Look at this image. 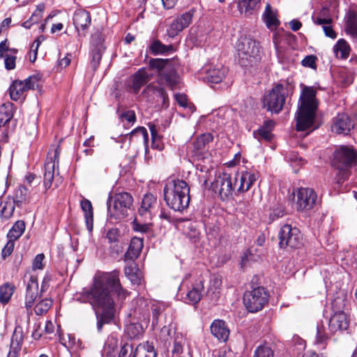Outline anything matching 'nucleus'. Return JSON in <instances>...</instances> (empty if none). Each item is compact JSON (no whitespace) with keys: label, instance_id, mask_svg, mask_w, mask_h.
Returning a JSON list of instances; mask_svg holds the SVG:
<instances>
[{"label":"nucleus","instance_id":"052dcab7","mask_svg":"<svg viewBox=\"0 0 357 357\" xmlns=\"http://www.w3.org/2000/svg\"><path fill=\"white\" fill-rule=\"evenodd\" d=\"M135 350L132 344L125 342L121 345L119 357H132Z\"/></svg>","mask_w":357,"mask_h":357},{"label":"nucleus","instance_id":"e2e57ef3","mask_svg":"<svg viewBox=\"0 0 357 357\" xmlns=\"http://www.w3.org/2000/svg\"><path fill=\"white\" fill-rule=\"evenodd\" d=\"M4 58L5 68L8 70H13L16 66V59L15 55L6 54Z\"/></svg>","mask_w":357,"mask_h":357},{"label":"nucleus","instance_id":"680f3d73","mask_svg":"<svg viewBox=\"0 0 357 357\" xmlns=\"http://www.w3.org/2000/svg\"><path fill=\"white\" fill-rule=\"evenodd\" d=\"M109 243H115L119 241L121 238L120 231L116 228L109 229L106 234Z\"/></svg>","mask_w":357,"mask_h":357},{"label":"nucleus","instance_id":"338daca9","mask_svg":"<svg viewBox=\"0 0 357 357\" xmlns=\"http://www.w3.org/2000/svg\"><path fill=\"white\" fill-rule=\"evenodd\" d=\"M45 259V255L43 253L38 254L33 259L32 263L33 270H42L44 268L43 261Z\"/></svg>","mask_w":357,"mask_h":357},{"label":"nucleus","instance_id":"de8ad7c7","mask_svg":"<svg viewBox=\"0 0 357 357\" xmlns=\"http://www.w3.org/2000/svg\"><path fill=\"white\" fill-rule=\"evenodd\" d=\"M129 137L130 140H132L137 137L142 141L145 145H147L149 141V135L146 129L144 127H138L134 129L126 137Z\"/></svg>","mask_w":357,"mask_h":357},{"label":"nucleus","instance_id":"37998d69","mask_svg":"<svg viewBox=\"0 0 357 357\" xmlns=\"http://www.w3.org/2000/svg\"><path fill=\"white\" fill-rule=\"evenodd\" d=\"M38 296V286L36 283L26 285V291L25 296V307L26 309L32 307Z\"/></svg>","mask_w":357,"mask_h":357},{"label":"nucleus","instance_id":"3c124183","mask_svg":"<svg viewBox=\"0 0 357 357\" xmlns=\"http://www.w3.org/2000/svg\"><path fill=\"white\" fill-rule=\"evenodd\" d=\"M104 41L105 40L101 33H96L93 34L91 36V50L104 52L105 50Z\"/></svg>","mask_w":357,"mask_h":357},{"label":"nucleus","instance_id":"774afa93","mask_svg":"<svg viewBox=\"0 0 357 357\" xmlns=\"http://www.w3.org/2000/svg\"><path fill=\"white\" fill-rule=\"evenodd\" d=\"M22 342V335H18L16 333V331H15L12 335L11 340H10V348L20 351Z\"/></svg>","mask_w":357,"mask_h":357},{"label":"nucleus","instance_id":"72a5a7b5","mask_svg":"<svg viewBox=\"0 0 357 357\" xmlns=\"http://www.w3.org/2000/svg\"><path fill=\"white\" fill-rule=\"evenodd\" d=\"M126 276L133 285H140L142 280V273L139 268L133 264L126 265L124 268Z\"/></svg>","mask_w":357,"mask_h":357},{"label":"nucleus","instance_id":"2eb2a0df","mask_svg":"<svg viewBox=\"0 0 357 357\" xmlns=\"http://www.w3.org/2000/svg\"><path fill=\"white\" fill-rule=\"evenodd\" d=\"M157 207V197L151 193H147L142 199L138 208V215L145 220H151Z\"/></svg>","mask_w":357,"mask_h":357},{"label":"nucleus","instance_id":"4d7b16f0","mask_svg":"<svg viewBox=\"0 0 357 357\" xmlns=\"http://www.w3.org/2000/svg\"><path fill=\"white\" fill-rule=\"evenodd\" d=\"M253 135L255 138L257 139L259 141L264 139L269 142L271 140L273 137L272 133L262 126H261L257 130L255 131Z\"/></svg>","mask_w":357,"mask_h":357},{"label":"nucleus","instance_id":"0eeeda50","mask_svg":"<svg viewBox=\"0 0 357 357\" xmlns=\"http://www.w3.org/2000/svg\"><path fill=\"white\" fill-rule=\"evenodd\" d=\"M349 322L345 313H333L328 320V333L326 331L323 322L319 323L317 326L316 344L321 349H324L326 342L329 338L328 333L335 334L338 331L346 330Z\"/></svg>","mask_w":357,"mask_h":357},{"label":"nucleus","instance_id":"7ed1b4c3","mask_svg":"<svg viewBox=\"0 0 357 357\" xmlns=\"http://www.w3.org/2000/svg\"><path fill=\"white\" fill-rule=\"evenodd\" d=\"M167 206L175 211H182L190 203V187L183 180H169L163 189Z\"/></svg>","mask_w":357,"mask_h":357},{"label":"nucleus","instance_id":"20e7f679","mask_svg":"<svg viewBox=\"0 0 357 357\" xmlns=\"http://www.w3.org/2000/svg\"><path fill=\"white\" fill-rule=\"evenodd\" d=\"M357 163V152L351 146H341L333 153V166L338 170L337 182L340 184L349 178V169Z\"/></svg>","mask_w":357,"mask_h":357},{"label":"nucleus","instance_id":"cd10ccee","mask_svg":"<svg viewBox=\"0 0 357 357\" xmlns=\"http://www.w3.org/2000/svg\"><path fill=\"white\" fill-rule=\"evenodd\" d=\"M80 206L84 213L86 228L89 231H91L93 227V210L92 204L89 199L83 198L80 202Z\"/></svg>","mask_w":357,"mask_h":357},{"label":"nucleus","instance_id":"79ce46f5","mask_svg":"<svg viewBox=\"0 0 357 357\" xmlns=\"http://www.w3.org/2000/svg\"><path fill=\"white\" fill-rule=\"evenodd\" d=\"M313 22L317 25L331 24L333 19L328 8H322L317 15L312 17Z\"/></svg>","mask_w":357,"mask_h":357},{"label":"nucleus","instance_id":"412c9836","mask_svg":"<svg viewBox=\"0 0 357 357\" xmlns=\"http://www.w3.org/2000/svg\"><path fill=\"white\" fill-rule=\"evenodd\" d=\"M204 280L199 278L196 279L191 284L186 294V302L188 304L196 305L202 298L204 291Z\"/></svg>","mask_w":357,"mask_h":357},{"label":"nucleus","instance_id":"6e6552de","mask_svg":"<svg viewBox=\"0 0 357 357\" xmlns=\"http://www.w3.org/2000/svg\"><path fill=\"white\" fill-rule=\"evenodd\" d=\"M149 66L151 68L159 70L158 76L160 84H166L172 90L178 88L180 77L176 71L172 66H169V59H151L149 61Z\"/></svg>","mask_w":357,"mask_h":357},{"label":"nucleus","instance_id":"c03bdc74","mask_svg":"<svg viewBox=\"0 0 357 357\" xmlns=\"http://www.w3.org/2000/svg\"><path fill=\"white\" fill-rule=\"evenodd\" d=\"M15 287L13 284L6 282L0 287V303L3 305L7 304L13 293Z\"/></svg>","mask_w":357,"mask_h":357},{"label":"nucleus","instance_id":"9b49d317","mask_svg":"<svg viewBox=\"0 0 357 357\" xmlns=\"http://www.w3.org/2000/svg\"><path fill=\"white\" fill-rule=\"evenodd\" d=\"M285 103V90L282 84L275 85L263 98L264 107L268 111L278 114Z\"/></svg>","mask_w":357,"mask_h":357},{"label":"nucleus","instance_id":"dca6fc26","mask_svg":"<svg viewBox=\"0 0 357 357\" xmlns=\"http://www.w3.org/2000/svg\"><path fill=\"white\" fill-rule=\"evenodd\" d=\"M279 245H297L300 243L301 234L296 227L284 225L280 230Z\"/></svg>","mask_w":357,"mask_h":357},{"label":"nucleus","instance_id":"e433bc0d","mask_svg":"<svg viewBox=\"0 0 357 357\" xmlns=\"http://www.w3.org/2000/svg\"><path fill=\"white\" fill-rule=\"evenodd\" d=\"M29 189L24 185H19L14 193L13 198H11L18 207L29 202Z\"/></svg>","mask_w":357,"mask_h":357},{"label":"nucleus","instance_id":"473e14b6","mask_svg":"<svg viewBox=\"0 0 357 357\" xmlns=\"http://www.w3.org/2000/svg\"><path fill=\"white\" fill-rule=\"evenodd\" d=\"M25 223L22 220H17L9 230L7 236L8 241L6 245H13V241L19 238L24 233Z\"/></svg>","mask_w":357,"mask_h":357},{"label":"nucleus","instance_id":"a18cd8bd","mask_svg":"<svg viewBox=\"0 0 357 357\" xmlns=\"http://www.w3.org/2000/svg\"><path fill=\"white\" fill-rule=\"evenodd\" d=\"M142 248L143 247H128V250L124 255V261L126 265L133 264V266H136L135 260L139 257Z\"/></svg>","mask_w":357,"mask_h":357},{"label":"nucleus","instance_id":"58836bf2","mask_svg":"<svg viewBox=\"0 0 357 357\" xmlns=\"http://www.w3.org/2000/svg\"><path fill=\"white\" fill-rule=\"evenodd\" d=\"M149 312L148 301L144 297L138 298L136 300L135 307L133 309V314L135 317L138 319L143 317L145 319V315Z\"/></svg>","mask_w":357,"mask_h":357},{"label":"nucleus","instance_id":"f704fd0d","mask_svg":"<svg viewBox=\"0 0 357 357\" xmlns=\"http://www.w3.org/2000/svg\"><path fill=\"white\" fill-rule=\"evenodd\" d=\"M185 339L179 332H174L173 348L172 349V357L181 356L183 353V347Z\"/></svg>","mask_w":357,"mask_h":357},{"label":"nucleus","instance_id":"ea45409f","mask_svg":"<svg viewBox=\"0 0 357 357\" xmlns=\"http://www.w3.org/2000/svg\"><path fill=\"white\" fill-rule=\"evenodd\" d=\"M213 135L211 133H204L197 138L193 143L194 149L197 153H201L206 146L213 141Z\"/></svg>","mask_w":357,"mask_h":357},{"label":"nucleus","instance_id":"ddd939ff","mask_svg":"<svg viewBox=\"0 0 357 357\" xmlns=\"http://www.w3.org/2000/svg\"><path fill=\"white\" fill-rule=\"evenodd\" d=\"M237 185V178L233 179L229 174L223 172L215 177L211 187L215 192L219 193L222 199H225L232 195Z\"/></svg>","mask_w":357,"mask_h":357},{"label":"nucleus","instance_id":"6e6d98bb","mask_svg":"<svg viewBox=\"0 0 357 357\" xmlns=\"http://www.w3.org/2000/svg\"><path fill=\"white\" fill-rule=\"evenodd\" d=\"M252 357H274L273 351L266 345L258 346Z\"/></svg>","mask_w":357,"mask_h":357},{"label":"nucleus","instance_id":"c9c22d12","mask_svg":"<svg viewBox=\"0 0 357 357\" xmlns=\"http://www.w3.org/2000/svg\"><path fill=\"white\" fill-rule=\"evenodd\" d=\"M131 227L135 232L139 235L149 238L152 231V225L150 223L141 222L137 218H135L131 222Z\"/></svg>","mask_w":357,"mask_h":357},{"label":"nucleus","instance_id":"393cba45","mask_svg":"<svg viewBox=\"0 0 357 357\" xmlns=\"http://www.w3.org/2000/svg\"><path fill=\"white\" fill-rule=\"evenodd\" d=\"M118 342L119 340L116 334L109 335L101 351L102 357H116Z\"/></svg>","mask_w":357,"mask_h":357},{"label":"nucleus","instance_id":"864d4df0","mask_svg":"<svg viewBox=\"0 0 357 357\" xmlns=\"http://www.w3.org/2000/svg\"><path fill=\"white\" fill-rule=\"evenodd\" d=\"M52 305L51 299L45 298L38 302L35 307L34 311L37 315H43L45 314Z\"/></svg>","mask_w":357,"mask_h":357},{"label":"nucleus","instance_id":"c85d7f7f","mask_svg":"<svg viewBox=\"0 0 357 357\" xmlns=\"http://www.w3.org/2000/svg\"><path fill=\"white\" fill-rule=\"evenodd\" d=\"M261 252L257 247H248L241 256L240 265L245 268L250 262L256 261L260 258Z\"/></svg>","mask_w":357,"mask_h":357},{"label":"nucleus","instance_id":"a211bd4d","mask_svg":"<svg viewBox=\"0 0 357 357\" xmlns=\"http://www.w3.org/2000/svg\"><path fill=\"white\" fill-rule=\"evenodd\" d=\"M354 128V123L349 116L344 113L338 114L333 119L331 130L339 135H348Z\"/></svg>","mask_w":357,"mask_h":357},{"label":"nucleus","instance_id":"7c9ffc66","mask_svg":"<svg viewBox=\"0 0 357 357\" xmlns=\"http://www.w3.org/2000/svg\"><path fill=\"white\" fill-rule=\"evenodd\" d=\"M15 106L10 102H5L0 105V127L6 126L13 116Z\"/></svg>","mask_w":357,"mask_h":357},{"label":"nucleus","instance_id":"a878e982","mask_svg":"<svg viewBox=\"0 0 357 357\" xmlns=\"http://www.w3.org/2000/svg\"><path fill=\"white\" fill-rule=\"evenodd\" d=\"M333 51L337 59L346 60L349 56L351 48L346 40L341 38L336 42Z\"/></svg>","mask_w":357,"mask_h":357},{"label":"nucleus","instance_id":"f03ea898","mask_svg":"<svg viewBox=\"0 0 357 357\" xmlns=\"http://www.w3.org/2000/svg\"><path fill=\"white\" fill-rule=\"evenodd\" d=\"M317 89L304 86L300 96V105L296 116V129L298 131L312 130L319 101L316 98Z\"/></svg>","mask_w":357,"mask_h":357},{"label":"nucleus","instance_id":"39448f33","mask_svg":"<svg viewBox=\"0 0 357 357\" xmlns=\"http://www.w3.org/2000/svg\"><path fill=\"white\" fill-rule=\"evenodd\" d=\"M236 51L238 63L242 66H252L261 60L259 43L250 37H241L238 40Z\"/></svg>","mask_w":357,"mask_h":357},{"label":"nucleus","instance_id":"423d86ee","mask_svg":"<svg viewBox=\"0 0 357 357\" xmlns=\"http://www.w3.org/2000/svg\"><path fill=\"white\" fill-rule=\"evenodd\" d=\"M258 279L257 276L253 277L250 282L252 289L245 291L243 296V303L250 312H257L262 310L268 303L270 296L265 287L257 285Z\"/></svg>","mask_w":357,"mask_h":357},{"label":"nucleus","instance_id":"b1692460","mask_svg":"<svg viewBox=\"0 0 357 357\" xmlns=\"http://www.w3.org/2000/svg\"><path fill=\"white\" fill-rule=\"evenodd\" d=\"M150 79V77L144 68L138 70L132 77V84L130 86L132 92L137 93Z\"/></svg>","mask_w":357,"mask_h":357},{"label":"nucleus","instance_id":"4be33fe9","mask_svg":"<svg viewBox=\"0 0 357 357\" xmlns=\"http://www.w3.org/2000/svg\"><path fill=\"white\" fill-rule=\"evenodd\" d=\"M211 332L220 341L226 342L229 336V329L225 321L215 319L211 324Z\"/></svg>","mask_w":357,"mask_h":357},{"label":"nucleus","instance_id":"5fc2aeb1","mask_svg":"<svg viewBox=\"0 0 357 357\" xmlns=\"http://www.w3.org/2000/svg\"><path fill=\"white\" fill-rule=\"evenodd\" d=\"M347 300L342 297L337 296L331 302V307L333 313H344V309Z\"/></svg>","mask_w":357,"mask_h":357},{"label":"nucleus","instance_id":"9d476101","mask_svg":"<svg viewBox=\"0 0 357 357\" xmlns=\"http://www.w3.org/2000/svg\"><path fill=\"white\" fill-rule=\"evenodd\" d=\"M41 86L40 79L38 76H30L24 81L15 80L8 89L11 100L23 102L29 90L38 89Z\"/></svg>","mask_w":357,"mask_h":357},{"label":"nucleus","instance_id":"603ef678","mask_svg":"<svg viewBox=\"0 0 357 357\" xmlns=\"http://www.w3.org/2000/svg\"><path fill=\"white\" fill-rule=\"evenodd\" d=\"M166 310V307L164 304L158 303L155 304H153L151 306L152 311V325L153 326L158 325L159 321V317Z\"/></svg>","mask_w":357,"mask_h":357},{"label":"nucleus","instance_id":"4468645a","mask_svg":"<svg viewBox=\"0 0 357 357\" xmlns=\"http://www.w3.org/2000/svg\"><path fill=\"white\" fill-rule=\"evenodd\" d=\"M317 200L316 192L309 188H300L296 191V208L298 211L306 212L314 208Z\"/></svg>","mask_w":357,"mask_h":357},{"label":"nucleus","instance_id":"2f4dec72","mask_svg":"<svg viewBox=\"0 0 357 357\" xmlns=\"http://www.w3.org/2000/svg\"><path fill=\"white\" fill-rule=\"evenodd\" d=\"M15 202L10 197H7L0 203V218L2 220H8L13 217L15 208Z\"/></svg>","mask_w":357,"mask_h":357},{"label":"nucleus","instance_id":"a19ab883","mask_svg":"<svg viewBox=\"0 0 357 357\" xmlns=\"http://www.w3.org/2000/svg\"><path fill=\"white\" fill-rule=\"evenodd\" d=\"M265 23L268 29H276L280 24L275 13L272 10L270 4L266 6L265 12L264 14Z\"/></svg>","mask_w":357,"mask_h":357},{"label":"nucleus","instance_id":"0e129e2a","mask_svg":"<svg viewBox=\"0 0 357 357\" xmlns=\"http://www.w3.org/2000/svg\"><path fill=\"white\" fill-rule=\"evenodd\" d=\"M154 91L158 94V96L162 99V105L165 107H169V98L165 89L162 87H154Z\"/></svg>","mask_w":357,"mask_h":357},{"label":"nucleus","instance_id":"bb28decb","mask_svg":"<svg viewBox=\"0 0 357 357\" xmlns=\"http://www.w3.org/2000/svg\"><path fill=\"white\" fill-rule=\"evenodd\" d=\"M344 31L353 39H357V13L350 10L346 17Z\"/></svg>","mask_w":357,"mask_h":357},{"label":"nucleus","instance_id":"49530a36","mask_svg":"<svg viewBox=\"0 0 357 357\" xmlns=\"http://www.w3.org/2000/svg\"><path fill=\"white\" fill-rule=\"evenodd\" d=\"M126 334L130 339H134L143 333V327L140 323H130L126 325L125 328Z\"/></svg>","mask_w":357,"mask_h":357},{"label":"nucleus","instance_id":"5701e85b","mask_svg":"<svg viewBox=\"0 0 357 357\" xmlns=\"http://www.w3.org/2000/svg\"><path fill=\"white\" fill-rule=\"evenodd\" d=\"M227 68L221 64L215 66H209L206 70L205 78L211 83H220L225 77Z\"/></svg>","mask_w":357,"mask_h":357},{"label":"nucleus","instance_id":"4c0bfd02","mask_svg":"<svg viewBox=\"0 0 357 357\" xmlns=\"http://www.w3.org/2000/svg\"><path fill=\"white\" fill-rule=\"evenodd\" d=\"M149 50L153 55L164 54L174 51L172 45H165L159 40H153L149 45Z\"/></svg>","mask_w":357,"mask_h":357},{"label":"nucleus","instance_id":"f3484780","mask_svg":"<svg viewBox=\"0 0 357 357\" xmlns=\"http://www.w3.org/2000/svg\"><path fill=\"white\" fill-rule=\"evenodd\" d=\"M91 15L84 9H77L73 15V24L79 36H85L91 24Z\"/></svg>","mask_w":357,"mask_h":357},{"label":"nucleus","instance_id":"09e8293b","mask_svg":"<svg viewBox=\"0 0 357 357\" xmlns=\"http://www.w3.org/2000/svg\"><path fill=\"white\" fill-rule=\"evenodd\" d=\"M157 354L153 346L137 347L135 349L132 357H156Z\"/></svg>","mask_w":357,"mask_h":357},{"label":"nucleus","instance_id":"f257e3e1","mask_svg":"<svg viewBox=\"0 0 357 357\" xmlns=\"http://www.w3.org/2000/svg\"><path fill=\"white\" fill-rule=\"evenodd\" d=\"M130 293L121 284L119 271L98 273L90 288H84L77 293L76 299L81 303H89L101 312H96L97 331L100 333L105 324L113 321L116 307H121Z\"/></svg>","mask_w":357,"mask_h":357},{"label":"nucleus","instance_id":"aec40b11","mask_svg":"<svg viewBox=\"0 0 357 357\" xmlns=\"http://www.w3.org/2000/svg\"><path fill=\"white\" fill-rule=\"evenodd\" d=\"M235 178H238V185L236 190L238 192H246L253 183L259 178V173L257 172H242L241 174H236Z\"/></svg>","mask_w":357,"mask_h":357},{"label":"nucleus","instance_id":"13d9d810","mask_svg":"<svg viewBox=\"0 0 357 357\" xmlns=\"http://www.w3.org/2000/svg\"><path fill=\"white\" fill-rule=\"evenodd\" d=\"M284 207L280 204L274 206L269 214V219L271 221H274L276 219L282 218L284 215Z\"/></svg>","mask_w":357,"mask_h":357},{"label":"nucleus","instance_id":"c756f323","mask_svg":"<svg viewBox=\"0 0 357 357\" xmlns=\"http://www.w3.org/2000/svg\"><path fill=\"white\" fill-rule=\"evenodd\" d=\"M261 0H238V8L241 14L250 15L260 7Z\"/></svg>","mask_w":357,"mask_h":357},{"label":"nucleus","instance_id":"1a4fd4ad","mask_svg":"<svg viewBox=\"0 0 357 357\" xmlns=\"http://www.w3.org/2000/svg\"><path fill=\"white\" fill-rule=\"evenodd\" d=\"M133 198L126 192H119L114 197L113 206L107 202L108 215L115 220H121L128 215V211L132 206Z\"/></svg>","mask_w":357,"mask_h":357},{"label":"nucleus","instance_id":"bf43d9fd","mask_svg":"<svg viewBox=\"0 0 357 357\" xmlns=\"http://www.w3.org/2000/svg\"><path fill=\"white\" fill-rule=\"evenodd\" d=\"M103 52H104L91 50V66L93 72L98 69Z\"/></svg>","mask_w":357,"mask_h":357},{"label":"nucleus","instance_id":"8fccbe9b","mask_svg":"<svg viewBox=\"0 0 357 357\" xmlns=\"http://www.w3.org/2000/svg\"><path fill=\"white\" fill-rule=\"evenodd\" d=\"M149 128L150 129L151 135L152 147L158 150H161L162 149L161 137L158 133L156 126L153 123H149Z\"/></svg>","mask_w":357,"mask_h":357},{"label":"nucleus","instance_id":"6ab92c4d","mask_svg":"<svg viewBox=\"0 0 357 357\" xmlns=\"http://www.w3.org/2000/svg\"><path fill=\"white\" fill-rule=\"evenodd\" d=\"M192 15V13L187 12L176 17L167 29V35L170 38L176 36L191 23Z\"/></svg>","mask_w":357,"mask_h":357},{"label":"nucleus","instance_id":"f8f14e48","mask_svg":"<svg viewBox=\"0 0 357 357\" xmlns=\"http://www.w3.org/2000/svg\"><path fill=\"white\" fill-rule=\"evenodd\" d=\"M61 147L59 145H52L47 154L44 168L43 183L46 190L52 186L54 176L55 167L59 165Z\"/></svg>","mask_w":357,"mask_h":357},{"label":"nucleus","instance_id":"69168bd1","mask_svg":"<svg viewBox=\"0 0 357 357\" xmlns=\"http://www.w3.org/2000/svg\"><path fill=\"white\" fill-rule=\"evenodd\" d=\"M317 58L314 55L306 56L301 61L303 66L310 68L312 69H316L317 63L316 61Z\"/></svg>","mask_w":357,"mask_h":357}]
</instances>
